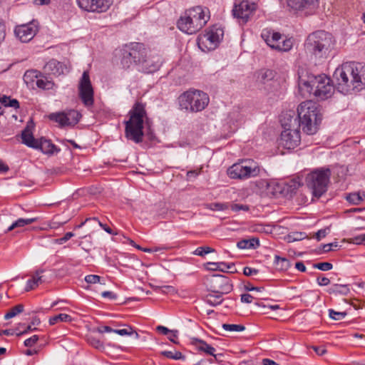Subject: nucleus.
Masks as SVG:
<instances>
[{
  "instance_id": "f257e3e1",
  "label": "nucleus",
  "mask_w": 365,
  "mask_h": 365,
  "mask_svg": "<svg viewBox=\"0 0 365 365\" xmlns=\"http://www.w3.org/2000/svg\"><path fill=\"white\" fill-rule=\"evenodd\" d=\"M298 119L299 127L307 135L315 134L322 121V115L317 105L312 101H305L299 104L297 108V118L289 115L285 123L281 120L284 130L281 133L279 144L284 148L294 149L300 143L301 137L298 128H292Z\"/></svg>"
},
{
  "instance_id": "f03ea898",
  "label": "nucleus",
  "mask_w": 365,
  "mask_h": 365,
  "mask_svg": "<svg viewBox=\"0 0 365 365\" xmlns=\"http://www.w3.org/2000/svg\"><path fill=\"white\" fill-rule=\"evenodd\" d=\"M336 89L346 94L351 90L360 91L365 88V64L346 62L338 67L334 74Z\"/></svg>"
},
{
  "instance_id": "7ed1b4c3",
  "label": "nucleus",
  "mask_w": 365,
  "mask_h": 365,
  "mask_svg": "<svg viewBox=\"0 0 365 365\" xmlns=\"http://www.w3.org/2000/svg\"><path fill=\"white\" fill-rule=\"evenodd\" d=\"M298 85L300 90L309 94L312 93L320 100L327 99L331 96L334 88L327 76L308 74L303 69L298 71Z\"/></svg>"
},
{
  "instance_id": "20e7f679",
  "label": "nucleus",
  "mask_w": 365,
  "mask_h": 365,
  "mask_svg": "<svg viewBox=\"0 0 365 365\" xmlns=\"http://www.w3.org/2000/svg\"><path fill=\"white\" fill-rule=\"evenodd\" d=\"M332 35L324 31H317L310 34L304 43V49L307 54L316 59L327 58L334 45Z\"/></svg>"
},
{
  "instance_id": "39448f33",
  "label": "nucleus",
  "mask_w": 365,
  "mask_h": 365,
  "mask_svg": "<svg viewBox=\"0 0 365 365\" xmlns=\"http://www.w3.org/2000/svg\"><path fill=\"white\" fill-rule=\"evenodd\" d=\"M130 118L125 121V135L135 143L143 140V123L146 117V111L143 103L137 102L129 111Z\"/></svg>"
},
{
  "instance_id": "423d86ee",
  "label": "nucleus",
  "mask_w": 365,
  "mask_h": 365,
  "mask_svg": "<svg viewBox=\"0 0 365 365\" xmlns=\"http://www.w3.org/2000/svg\"><path fill=\"white\" fill-rule=\"evenodd\" d=\"M210 16L206 15L202 6H195L185 11L178 21V28L187 34L200 31L207 22Z\"/></svg>"
},
{
  "instance_id": "0eeeda50",
  "label": "nucleus",
  "mask_w": 365,
  "mask_h": 365,
  "mask_svg": "<svg viewBox=\"0 0 365 365\" xmlns=\"http://www.w3.org/2000/svg\"><path fill=\"white\" fill-rule=\"evenodd\" d=\"M331 175L330 169L325 168L316 169L307 175V185L314 197L319 198L327 191Z\"/></svg>"
},
{
  "instance_id": "6e6552de",
  "label": "nucleus",
  "mask_w": 365,
  "mask_h": 365,
  "mask_svg": "<svg viewBox=\"0 0 365 365\" xmlns=\"http://www.w3.org/2000/svg\"><path fill=\"white\" fill-rule=\"evenodd\" d=\"M181 109L190 112L201 111L208 105L209 97L207 93L199 90H189L178 98Z\"/></svg>"
},
{
  "instance_id": "1a4fd4ad",
  "label": "nucleus",
  "mask_w": 365,
  "mask_h": 365,
  "mask_svg": "<svg viewBox=\"0 0 365 365\" xmlns=\"http://www.w3.org/2000/svg\"><path fill=\"white\" fill-rule=\"evenodd\" d=\"M227 175L232 179L245 180L259 175L260 167L252 159L242 160L227 169Z\"/></svg>"
},
{
  "instance_id": "9d476101",
  "label": "nucleus",
  "mask_w": 365,
  "mask_h": 365,
  "mask_svg": "<svg viewBox=\"0 0 365 365\" xmlns=\"http://www.w3.org/2000/svg\"><path fill=\"white\" fill-rule=\"evenodd\" d=\"M146 57V49L143 43H133L123 51L121 64L125 68H129L133 64L140 65L143 58Z\"/></svg>"
},
{
  "instance_id": "9b49d317",
  "label": "nucleus",
  "mask_w": 365,
  "mask_h": 365,
  "mask_svg": "<svg viewBox=\"0 0 365 365\" xmlns=\"http://www.w3.org/2000/svg\"><path fill=\"white\" fill-rule=\"evenodd\" d=\"M261 37L269 47L279 51H289L293 46L292 38H286L282 39L280 33L271 29H264L261 34Z\"/></svg>"
},
{
  "instance_id": "f8f14e48",
  "label": "nucleus",
  "mask_w": 365,
  "mask_h": 365,
  "mask_svg": "<svg viewBox=\"0 0 365 365\" xmlns=\"http://www.w3.org/2000/svg\"><path fill=\"white\" fill-rule=\"evenodd\" d=\"M223 35L224 31L222 28L214 26L198 37L197 45L203 51L214 50L222 41Z\"/></svg>"
},
{
  "instance_id": "ddd939ff",
  "label": "nucleus",
  "mask_w": 365,
  "mask_h": 365,
  "mask_svg": "<svg viewBox=\"0 0 365 365\" xmlns=\"http://www.w3.org/2000/svg\"><path fill=\"white\" fill-rule=\"evenodd\" d=\"M207 282L212 292L225 294L232 290V284L228 277L222 274H212L207 278Z\"/></svg>"
},
{
  "instance_id": "4468645a",
  "label": "nucleus",
  "mask_w": 365,
  "mask_h": 365,
  "mask_svg": "<svg viewBox=\"0 0 365 365\" xmlns=\"http://www.w3.org/2000/svg\"><path fill=\"white\" fill-rule=\"evenodd\" d=\"M256 9L257 4L255 3L242 0L240 1L239 3L237 1L235 3L232 14L234 17L240 20V22L245 24Z\"/></svg>"
},
{
  "instance_id": "2eb2a0df",
  "label": "nucleus",
  "mask_w": 365,
  "mask_h": 365,
  "mask_svg": "<svg viewBox=\"0 0 365 365\" xmlns=\"http://www.w3.org/2000/svg\"><path fill=\"white\" fill-rule=\"evenodd\" d=\"M319 0H287V5L292 11L304 16L313 14Z\"/></svg>"
},
{
  "instance_id": "dca6fc26",
  "label": "nucleus",
  "mask_w": 365,
  "mask_h": 365,
  "mask_svg": "<svg viewBox=\"0 0 365 365\" xmlns=\"http://www.w3.org/2000/svg\"><path fill=\"white\" fill-rule=\"evenodd\" d=\"M79 96L86 106L93 104V89L90 81L88 71L83 73L78 86Z\"/></svg>"
},
{
  "instance_id": "f3484780",
  "label": "nucleus",
  "mask_w": 365,
  "mask_h": 365,
  "mask_svg": "<svg viewBox=\"0 0 365 365\" xmlns=\"http://www.w3.org/2000/svg\"><path fill=\"white\" fill-rule=\"evenodd\" d=\"M81 9L88 12H106L113 4V0H77Z\"/></svg>"
},
{
  "instance_id": "a211bd4d",
  "label": "nucleus",
  "mask_w": 365,
  "mask_h": 365,
  "mask_svg": "<svg viewBox=\"0 0 365 365\" xmlns=\"http://www.w3.org/2000/svg\"><path fill=\"white\" fill-rule=\"evenodd\" d=\"M163 63L162 57L158 53L146 54V57L143 58L138 70L146 73H151L159 70Z\"/></svg>"
},
{
  "instance_id": "6ab92c4d",
  "label": "nucleus",
  "mask_w": 365,
  "mask_h": 365,
  "mask_svg": "<svg viewBox=\"0 0 365 365\" xmlns=\"http://www.w3.org/2000/svg\"><path fill=\"white\" fill-rule=\"evenodd\" d=\"M38 28L34 21L16 26L14 29L16 36L24 43L30 41L36 35Z\"/></svg>"
},
{
  "instance_id": "aec40b11",
  "label": "nucleus",
  "mask_w": 365,
  "mask_h": 365,
  "mask_svg": "<svg viewBox=\"0 0 365 365\" xmlns=\"http://www.w3.org/2000/svg\"><path fill=\"white\" fill-rule=\"evenodd\" d=\"M36 149L41 150L43 153L48 155L58 153L60 151V149L53 144L50 140L44 138L38 140Z\"/></svg>"
},
{
  "instance_id": "412c9836",
  "label": "nucleus",
  "mask_w": 365,
  "mask_h": 365,
  "mask_svg": "<svg viewBox=\"0 0 365 365\" xmlns=\"http://www.w3.org/2000/svg\"><path fill=\"white\" fill-rule=\"evenodd\" d=\"M63 65L55 59H51L44 66L46 73L54 76H60L63 73Z\"/></svg>"
},
{
  "instance_id": "4be33fe9",
  "label": "nucleus",
  "mask_w": 365,
  "mask_h": 365,
  "mask_svg": "<svg viewBox=\"0 0 365 365\" xmlns=\"http://www.w3.org/2000/svg\"><path fill=\"white\" fill-rule=\"evenodd\" d=\"M27 125L21 133L22 143L29 148H37V143L39 139L34 138L32 132Z\"/></svg>"
},
{
  "instance_id": "5701e85b",
  "label": "nucleus",
  "mask_w": 365,
  "mask_h": 365,
  "mask_svg": "<svg viewBox=\"0 0 365 365\" xmlns=\"http://www.w3.org/2000/svg\"><path fill=\"white\" fill-rule=\"evenodd\" d=\"M39 76L40 72L36 70H30L25 72L23 79L28 87L34 88Z\"/></svg>"
},
{
  "instance_id": "b1692460",
  "label": "nucleus",
  "mask_w": 365,
  "mask_h": 365,
  "mask_svg": "<svg viewBox=\"0 0 365 365\" xmlns=\"http://www.w3.org/2000/svg\"><path fill=\"white\" fill-rule=\"evenodd\" d=\"M327 292L330 294L346 296L350 289L348 284H334L327 289Z\"/></svg>"
},
{
  "instance_id": "393cba45",
  "label": "nucleus",
  "mask_w": 365,
  "mask_h": 365,
  "mask_svg": "<svg viewBox=\"0 0 365 365\" xmlns=\"http://www.w3.org/2000/svg\"><path fill=\"white\" fill-rule=\"evenodd\" d=\"M234 267V264L230 263L227 264L224 262H207L205 264V267L207 270L210 271H220V272H227V269H231Z\"/></svg>"
},
{
  "instance_id": "a878e982",
  "label": "nucleus",
  "mask_w": 365,
  "mask_h": 365,
  "mask_svg": "<svg viewBox=\"0 0 365 365\" xmlns=\"http://www.w3.org/2000/svg\"><path fill=\"white\" fill-rule=\"evenodd\" d=\"M259 246L258 238L253 237L248 240H242L237 243V247L240 250L255 249Z\"/></svg>"
},
{
  "instance_id": "bb28decb",
  "label": "nucleus",
  "mask_w": 365,
  "mask_h": 365,
  "mask_svg": "<svg viewBox=\"0 0 365 365\" xmlns=\"http://www.w3.org/2000/svg\"><path fill=\"white\" fill-rule=\"evenodd\" d=\"M66 119L68 126H73L78 123L81 118V114L75 110H70L65 112Z\"/></svg>"
},
{
  "instance_id": "cd10ccee",
  "label": "nucleus",
  "mask_w": 365,
  "mask_h": 365,
  "mask_svg": "<svg viewBox=\"0 0 365 365\" xmlns=\"http://www.w3.org/2000/svg\"><path fill=\"white\" fill-rule=\"evenodd\" d=\"M38 217H31V218H19L15 222H14L7 229V232L11 231L17 227H23L27 225H30L33 222L38 221Z\"/></svg>"
},
{
  "instance_id": "c85d7f7f",
  "label": "nucleus",
  "mask_w": 365,
  "mask_h": 365,
  "mask_svg": "<svg viewBox=\"0 0 365 365\" xmlns=\"http://www.w3.org/2000/svg\"><path fill=\"white\" fill-rule=\"evenodd\" d=\"M257 78L259 82L266 83L274 78V72L270 69H262L258 71Z\"/></svg>"
},
{
  "instance_id": "c756f323",
  "label": "nucleus",
  "mask_w": 365,
  "mask_h": 365,
  "mask_svg": "<svg viewBox=\"0 0 365 365\" xmlns=\"http://www.w3.org/2000/svg\"><path fill=\"white\" fill-rule=\"evenodd\" d=\"M48 118L58 123L61 127L68 126L65 112L52 113L48 115Z\"/></svg>"
},
{
  "instance_id": "7c9ffc66",
  "label": "nucleus",
  "mask_w": 365,
  "mask_h": 365,
  "mask_svg": "<svg viewBox=\"0 0 365 365\" xmlns=\"http://www.w3.org/2000/svg\"><path fill=\"white\" fill-rule=\"evenodd\" d=\"M196 341L197 343L196 344L197 348L199 351H203L209 355H214L216 349L213 346L201 339H196Z\"/></svg>"
},
{
  "instance_id": "2f4dec72",
  "label": "nucleus",
  "mask_w": 365,
  "mask_h": 365,
  "mask_svg": "<svg viewBox=\"0 0 365 365\" xmlns=\"http://www.w3.org/2000/svg\"><path fill=\"white\" fill-rule=\"evenodd\" d=\"M365 195L361 194L360 192H351L346 196V200L352 205H359L364 201Z\"/></svg>"
},
{
  "instance_id": "473e14b6",
  "label": "nucleus",
  "mask_w": 365,
  "mask_h": 365,
  "mask_svg": "<svg viewBox=\"0 0 365 365\" xmlns=\"http://www.w3.org/2000/svg\"><path fill=\"white\" fill-rule=\"evenodd\" d=\"M274 263L277 268L282 271L287 270L291 266V263L289 259L285 257H281L278 255L274 257Z\"/></svg>"
},
{
  "instance_id": "72a5a7b5",
  "label": "nucleus",
  "mask_w": 365,
  "mask_h": 365,
  "mask_svg": "<svg viewBox=\"0 0 365 365\" xmlns=\"http://www.w3.org/2000/svg\"><path fill=\"white\" fill-rule=\"evenodd\" d=\"M36 86L43 90H50L53 88V83L49 81L46 77L42 76L40 73V76L36 80Z\"/></svg>"
},
{
  "instance_id": "f704fd0d",
  "label": "nucleus",
  "mask_w": 365,
  "mask_h": 365,
  "mask_svg": "<svg viewBox=\"0 0 365 365\" xmlns=\"http://www.w3.org/2000/svg\"><path fill=\"white\" fill-rule=\"evenodd\" d=\"M43 282V280L42 279V277H36L34 275L31 279H29L26 282L25 291L29 292L32 289H34Z\"/></svg>"
},
{
  "instance_id": "c9c22d12",
  "label": "nucleus",
  "mask_w": 365,
  "mask_h": 365,
  "mask_svg": "<svg viewBox=\"0 0 365 365\" xmlns=\"http://www.w3.org/2000/svg\"><path fill=\"white\" fill-rule=\"evenodd\" d=\"M222 295L220 294H209L205 297V302L208 304L215 307L220 304L222 302Z\"/></svg>"
},
{
  "instance_id": "e433bc0d",
  "label": "nucleus",
  "mask_w": 365,
  "mask_h": 365,
  "mask_svg": "<svg viewBox=\"0 0 365 365\" xmlns=\"http://www.w3.org/2000/svg\"><path fill=\"white\" fill-rule=\"evenodd\" d=\"M113 333L118 334L120 336H131L134 335L135 339H138V334L130 326H126L124 329H114Z\"/></svg>"
},
{
  "instance_id": "4c0bfd02",
  "label": "nucleus",
  "mask_w": 365,
  "mask_h": 365,
  "mask_svg": "<svg viewBox=\"0 0 365 365\" xmlns=\"http://www.w3.org/2000/svg\"><path fill=\"white\" fill-rule=\"evenodd\" d=\"M71 321V317L67 314H59L57 315L53 316V317L50 318L49 319V324L51 325H54L58 322H70Z\"/></svg>"
},
{
  "instance_id": "58836bf2",
  "label": "nucleus",
  "mask_w": 365,
  "mask_h": 365,
  "mask_svg": "<svg viewBox=\"0 0 365 365\" xmlns=\"http://www.w3.org/2000/svg\"><path fill=\"white\" fill-rule=\"evenodd\" d=\"M0 103L6 107L19 108V103L16 99H11L10 97L6 96L1 98Z\"/></svg>"
},
{
  "instance_id": "ea45409f",
  "label": "nucleus",
  "mask_w": 365,
  "mask_h": 365,
  "mask_svg": "<svg viewBox=\"0 0 365 365\" xmlns=\"http://www.w3.org/2000/svg\"><path fill=\"white\" fill-rule=\"evenodd\" d=\"M24 311V305L18 304L13 308H11L5 315V319H9L14 317H16L18 314L23 312Z\"/></svg>"
},
{
  "instance_id": "a19ab883",
  "label": "nucleus",
  "mask_w": 365,
  "mask_h": 365,
  "mask_svg": "<svg viewBox=\"0 0 365 365\" xmlns=\"http://www.w3.org/2000/svg\"><path fill=\"white\" fill-rule=\"evenodd\" d=\"M222 327L227 331H242L245 329V327L242 324H223Z\"/></svg>"
},
{
  "instance_id": "79ce46f5",
  "label": "nucleus",
  "mask_w": 365,
  "mask_h": 365,
  "mask_svg": "<svg viewBox=\"0 0 365 365\" xmlns=\"http://www.w3.org/2000/svg\"><path fill=\"white\" fill-rule=\"evenodd\" d=\"M215 250L210 247H199L192 253L195 255L203 257L207 254L214 252Z\"/></svg>"
},
{
  "instance_id": "37998d69",
  "label": "nucleus",
  "mask_w": 365,
  "mask_h": 365,
  "mask_svg": "<svg viewBox=\"0 0 365 365\" xmlns=\"http://www.w3.org/2000/svg\"><path fill=\"white\" fill-rule=\"evenodd\" d=\"M87 341L89 344L96 349H103V344L99 339H97L94 336L89 335L87 336Z\"/></svg>"
},
{
  "instance_id": "c03bdc74",
  "label": "nucleus",
  "mask_w": 365,
  "mask_h": 365,
  "mask_svg": "<svg viewBox=\"0 0 365 365\" xmlns=\"http://www.w3.org/2000/svg\"><path fill=\"white\" fill-rule=\"evenodd\" d=\"M329 317L334 320H341L346 316V313L344 312H336L334 309H329Z\"/></svg>"
},
{
  "instance_id": "a18cd8bd",
  "label": "nucleus",
  "mask_w": 365,
  "mask_h": 365,
  "mask_svg": "<svg viewBox=\"0 0 365 365\" xmlns=\"http://www.w3.org/2000/svg\"><path fill=\"white\" fill-rule=\"evenodd\" d=\"M313 267L318 269L322 271H329L331 270L333 267V265L330 262H320V263H315L313 264Z\"/></svg>"
},
{
  "instance_id": "49530a36",
  "label": "nucleus",
  "mask_w": 365,
  "mask_h": 365,
  "mask_svg": "<svg viewBox=\"0 0 365 365\" xmlns=\"http://www.w3.org/2000/svg\"><path fill=\"white\" fill-rule=\"evenodd\" d=\"M228 207V206L226 204L220 203V202H213L210 203L208 205V208L211 210L214 211H222L225 210Z\"/></svg>"
},
{
  "instance_id": "de8ad7c7",
  "label": "nucleus",
  "mask_w": 365,
  "mask_h": 365,
  "mask_svg": "<svg viewBox=\"0 0 365 365\" xmlns=\"http://www.w3.org/2000/svg\"><path fill=\"white\" fill-rule=\"evenodd\" d=\"M101 279V277L96 274H88L84 278L85 282L88 284L100 283Z\"/></svg>"
},
{
  "instance_id": "09e8293b",
  "label": "nucleus",
  "mask_w": 365,
  "mask_h": 365,
  "mask_svg": "<svg viewBox=\"0 0 365 365\" xmlns=\"http://www.w3.org/2000/svg\"><path fill=\"white\" fill-rule=\"evenodd\" d=\"M156 329L158 331L161 332L164 335H167L168 334H173V337H178V330H170L167 327L163 326H158L157 327Z\"/></svg>"
},
{
  "instance_id": "8fccbe9b",
  "label": "nucleus",
  "mask_w": 365,
  "mask_h": 365,
  "mask_svg": "<svg viewBox=\"0 0 365 365\" xmlns=\"http://www.w3.org/2000/svg\"><path fill=\"white\" fill-rule=\"evenodd\" d=\"M287 186L288 187L287 190L292 192L301 186V183L299 180L294 179L288 182Z\"/></svg>"
},
{
  "instance_id": "3c124183",
  "label": "nucleus",
  "mask_w": 365,
  "mask_h": 365,
  "mask_svg": "<svg viewBox=\"0 0 365 365\" xmlns=\"http://www.w3.org/2000/svg\"><path fill=\"white\" fill-rule=\"evenodd\" d=\"M38 340V335H34L31 337L26 339L24 341V344L27 347H31L32 346H34L37 342Z\"/></svg>"
},
{
  "instance_id": "603ef678",
  "label": "nucleus",
  "mask_w": 365,
  "mask_h": 365,
  "mask_svg": "<svg viewBox=\"0 0 365 365\" xmlns=\"http://www.w3.org/2000/svg\"><path fill=\"white\" fill-rule=\"evenodd\" d=\"M74 236V234L71 232H66L63 237L58 238L56 240V243L61 245L66 242H67L68 240H70L72 237Z\"/></svg>"
},
{
  "instance_id": "864d4df0",
  "label": "nucleus",
  "mask_w": 365,
  "mask_h": 365,
  "mask_svg": "<svg viewBox=\"0 0 365 365\" xmlns=\"http://www.w3.org/2000/svg\"><path fill=\"white\" fill-rule=\"evenodd\" d=\"M352 242L356 245H365V234H361L353 237Z\"/></svg>"
},
{
  "instance_id": "5fc2aeb1",
  "label": "nucleus",
  "mask_w": 365,
  "mask_h": 365,
  "mask_svg": "<svg viewBox=\"0 0 365 365\" xmlns=\"http://www.w3.org/2000/svg\"><path fill=\"white\" fill-rule=\"evenodd\" d=\"M306 237V234L303 232H296L293 233L292 235H289V239L290 241H297L301 240Z\"/></svg>"
},
{
  "instance_id": "6e6d98bb",
  "label": "nucleus",
  "mask_w": 365,
  "mask_h": 365,
  "mask_svg": "<svg viewBox=\"0 0 365 365\" xmlns=\"http://www.w3.org/2000/svg\"><path fill=\"white\" fill-rule=\"evenodd\" d=\"M231 209L234 212H239L240 210L247 211L249 210V207L246 205L232 204L231 205Z\"/></svg>"
},
{
  "instance_id": "4d7b16f0",
  "label": "nucleus",
  "mask_w": 365,
  "mask_h": 365,
  "mask_svg": "<svg viewBox=\"0 0 365 365\" xmlns=\"http://www.w3.org/2000/svg\"><path fill=\"white\" fill-rule=\"evenodd\" d=\"M259 272V270L255 268H251L249 267H244L243 274L246 276H252L255 275Z\"/></svg>"
},
{
  "instance_id": "13d9d810",
  "label": "nucleus",
  "mask_w": 365,
  "mask_h": 365,
  "mask_svg": "<svg viewBox=\"0 0 365 365\" xmlns=\"http://www.w3.org/2000/svg\"><path fill=\"white\" fill-rule=\"evenodd\" d=\"M328 229H322L319 230L316 234L315 237L318 241H320L322 238H324L328 234Z\"/></svg>"
},
{
  "instance_id": "bf43d9fd",
  "label": "nucleus",
  "mask_w": 365,
  "mask_h": 365,
  "mask_svg": "<svg viewBox=\"0 0 365 365\" xmlns=\"http://www.w3.org/2000/svg\"><path fill=\"white\" fill-rule=\"evenodd\" d=\"M101 296L103 298H109L110 299L114 300L117 299V295L110 291H105L101 293Z\"/></svg>"
},
{
  "instance_id": "052dcab7",
  "label": "nucleus",
  "mask_w": 365,
  "mask_h": 365,
  "mask_svg": "<svg viewBox=\"0 0 365 365\" xmlns=\"http://www.w3.org/2000/svg\"><path fill=\"white\" fill-rule=\"evenodd\" d=\"M317 282L319 286H327L330 283L329 279L326 277H318Z\"/></svg>"
},
{
  "instance_id": "680f3d73",
  "label": "nucleus",
  "mask_w": 365,
  "mask_h": 365,
  "mask_svg": "<svg viewBox=\"0 0 365 365\" xmlns=\"http://www.w3.org/2000/svg\"><path fill=\"white\" fill-rule=\"evenodd\" d=\"M253 298L254 297L250 294H243L241 295V302L242 303H251Z\"/></svg>"
},
{
  "instance_id": "e2e57ef3",
  "label": "nucleus",
  "mask_w": 365,
  "mask_h": 365,
  "mask_svg": "<svg viewBox=\"0 0 365 365\" xmlns=\"http://www.w3.org/2000/svg\"><path fill=\"white\" fill-rule=\"evenodd\" d=\"M97 222L101 227H102L107 233L110 235H115V233H113V230L108 227L106 225L103 224L101 221L98 220L97 218V220H95Z\"/></svg>"
},
{
  "instance_id": "0e129e2a",
  "label": "nucleus",
  "mask_w": 365,
  "mask_h": 365,
  "mask_svg": "<svg viewBox=\"0 0 365 365\" xmlns=\"http://www.w3.org/2000/svg\"><path fill=\"white\" fill-rule=\"evenodd\" d=\"M98 332L103 334L105 332H113L114 329L109 326H103L97 329Z\"/></svg>"
},
{
  "instance_id": "69168bd1",
  "label": "nucleus",
  "mask_w": 365,
  "mask_h": 365,
  "mask_svg": "<svg viewBox=\"0 0 365 365\" xmlns=\"http://www.w3.org/2000/svg\"><path fill=\"white\" fill-rule=\"evenodd\" d=\"M313 349L319 356H322L327 353L326 349L323 346H313Z\"/></svg>"
},
{
  "instance_id": "338daca9",
  "label": "nucleus",
  "mask_w": 365,
  "mask_h": 365,
  "mask_svg": "<svg viewBox=\"0 0 365 365\" xmlns=\"http://www.w3.org/2000/svg\"><path fill=\"white\" fill-rule=\"evenodd\" d=\"M160 290L163 293H173L175 292V289L173 286L162 287H160Z\"/></svg>"
},
{
  "instance_id": "774afa93",
  "label": "nucleus",
  "mask_w": 365,
  "mask_h": 365,
  "mask_svg": "<svg viewBox=\"0 0 365 365\" xmlns=\"http://www.w3.org/2000/svg\"><path fill=\"white\" fill-rule=\"evenodd\" d=\"M262 364H263V365H279V364H277L274 361L271 360L269 359H263Z\"/></svg>"
}]
</instances>
